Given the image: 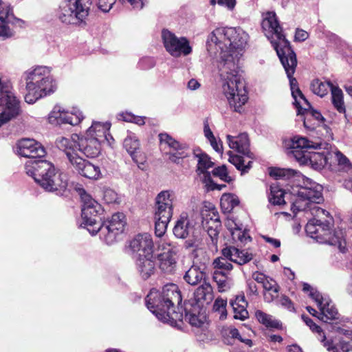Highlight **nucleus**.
<instances>
[{"instance_id":"nucleus-46","label":"nucleus","mask_w":352,"mask_h":352,"mask_svg":"<svg viewBox=\"0 0 352 352\" xmlns=\"http://www.w3.org/2000/svg\"><path fill=\"white\" fill-rule=\"evenodd\" d=\"M212 173L214 177H218L226 182L230 183L232 181V178L228 175L227 168L225 165L214 168Z\"/></svg>"},{"instance_id":"nucleus-17","label":"nucleus","mask_w":352,"mask_h":352,"mask_svg":"<svg viewBox=\"0 0 352 352\" xmlns=\"http://www.w3.org/2000/svg\"><path fill=\"white\" fill-rule=\"evenodd\" d=\"M83 119L82 112L76 110L74 112L65 111L60 106L54 107L49 116L50 123L69 124L72 126L78 124Z\"/></svg>"},{"instance_id":"nucleus-59","label":"nucleus","mask_w":352,"mask_h":352,"mask_svg":"<svg viewBox=\"0 0 352 352\" xmlns=\"http://www.w3.org/2000/svg\"><path fill=\"white\" fill-rule=\"evenodd\" d=\"M280 304L282 306L287 308V309H289V311L294 310L293 303L287 296H282L281 298L280 299Z\"/></svg>"},{"instance_id":"nucleus-30","label":"nucleus","mask_w":352,"mask_h":352,"mask_svg":"<svg viewBox=\"0 0 352 352\" xmlns=\"http://www.w3.org/2000/svg\"><path fill=\"white\" fill-rule=\"evenodd\" d=\"M201 307L200 305L194 304L188 300L184 302L185 320L188 321L192 326L200 327L203 324L200 312Z\"/></svg>"},{"instance_id":"nucleus-36","label":"nucleus","mask_w":352,"mask_h":352,"mask_svg":"<svg viewBox=\"0 0 352 352\" xmlns=\"http://www.w3.org/2000/svg\"><path fill=\"white\" fill-rule=\"evenodd\" d=\"M322 342L329 352H340L339 349L342 352H352V343L343 339H340L338 344H335L331 340H327L324 336Z\"/></svg>"},{"instance_id":"nucleus-5","label":"nucleus","mask_w":352,"mask_h":352,"mask_svg":"<svg viewBox=\"0 0 352 352\" xmlns=\"http://www.w3.org/2000/svg\"><path fill=\"white\" fill-rule=\"evenodd\" d=\"M50 73L49 67L38 66L25 74L27 93L24 98L27 103L34 104L38 99L54 92L56 86L50 77Z\"/></svg>"},{"instance_id":"nucleus-28","label":"nucleus","mask_w":352,"mask_h":352,"mask_svg":"<svg viewBox=\"0 0 352 352\" xmlns=\"http://www.w3.org/2000/svg\"><path fill=\"white\" fill-rule=\"evenodd\" d=\"M110 125L108 123L94 122L92 125L87 129L86 134L90 138L98 140L100 144L105 141L109 142L108 136Z\"/></svg>"},{"instance_id":"nucleus-18","label":"nucleus","mask_w":352,"mask_h":352,"mask_svg":"<svg viewBox=\"0 0 352 352\" xmlns=\"http://www.w3.org/2000/svg\"><path fill=\"white\" fill-rule=\"evenodd\" d=\"M155 219L170 220L173 216V201L168 191H162L155 199Z\"/></svg>"},{"instance_id":"nucleus-60","label":"nucleus","mask_w":352,"mask_h":352,"mask_svg":"<svg viewBox=\"0 0 352 352\" xmlns=\"http://www.w3.org/2000/svg\"><path fill=\"white\" fill-rule=\"evenodd\" d=\"M247 285H248V293L250 295H258V289L257 286L254 281L253 280H248L247 281Z\"/></svg>"},{"instance_id":"nucleus-1","label":"nucleus","mask_w":352,"mask_h":352,"mask_svg":"<svg viewBox=\"0 0 352 352\" xmlns=\"http://www.w3.org/2000/svg\"><path fill=\"white\" fill-rule=\"evenodd\" d=\"M248 34L241 28H218L214 30L207 40L208 51L220 56L221 75L226 74L223 92L230 108L238 113L243 111L248 97L243 79L239 75V68L230 54L231 49H242L248 43Z\"/></svg>"},{"instance_id":"nucleus-14","label":"nucleus","mask_w":352,"mask_h":352,"mask_svg":"<svg viewBox=\"0 0 352 352\" xmlns=\"http://www.w3.org/2000/svg\"><path fill=\"white\" fill-rule=\"evenodd\" d=\"M64 138L67 140H69L74 142L75 152L78 155L82 153L87 157H95L100 153L101 144L98 143V140L90 138L87 134L82 137L74 134L71 138Z\"/></svg>"},{"instance_id":"nucleus-2","label":"nucleus","mask_w":352,"mask_h":352,"mask_svg":"<svg viewBox=\"0 0 352 352\" xmlns=\"http://www.w3.org/2000/svg\"><path fill=\"white\" fill-rule=\"evenodd\" d=\"M17 153L29 158L25 164L26 173L47 192H61L67 186V176L47 160H35L43 157L46 151L41 143L33 139H22L18 142Z\"/></svg>"},{"instance_id":"nucleus-45","label":"nucleus","mask_w":352,"mask_h":352,"mask_svg":"<svg viewBox=\"0 0 352 352\" xmlns=\"http://www.w3.org/2000/svg\"><path fill=\"white\" fill-rule=\"evenodd\" d=\"M230 304L232 306L233 311L234 313V318L235 319L244 320L248 318V311L246 309L247 306H244V305H239V307H236L235 302H230Z\"/></svg>"},{"instance_id":"nucleus-13","label":"nucleus","mask_w":352,"mask_h":352,"mask_svg":"<svg viewBox=\"0 0 352 352\" xmlns=\"http://www.w3.org/2000/svg\"><path fill=\"white\" fill-rule=\"evenodd\" d=\"M162 39L166 50L174 57L182 54L187 56L192 52V47L186 37L179 38L168 30H162Z\"/></svg>"},{"instance_id":"nucleus-15","label":"nucleus","mask_w":352,"mask_h":352,"mask_svg":"<svg viewBox=\"0 0 352 352\" xmlns=\"http://www.w3.org/2000/svg\"><path fill=\"white\" fill-rule=\"evenodd\" d=\"M194 155L197 158V173L199 175H203L201 181L203 183L210 188L211 190H221L222 188L226 187L225 184L219 185L213 182L210 172L208 169L212 167L214 163L210 160V157L206 153H202L201 151H195Z\"/></svg>"},{"instance_id":"nucleus-52","label":"nucleus","mask_w":352,"mask_h":352,"mask_svg":"<svg viewBox=\"0 0 352 352\" xmlns=\"http://www.w3.org/2000/svg\"><path fill=\"white\" fill-rule=\"evenodd\" d=\"M228 155H229V162L232 164L238 170H241V168L243 166V162H244L243 157L233 154L232 151H228Z\"/></svg>"},{"instance_id":"nucleus-3","label":"nucleus","mask_w":352,"mask_h":352,"mask_svg":"<svg viewBox=\"0 0 352 352\" xmlns=\"http://www.w3.org/2000/svg\"><path fill=\"white\" fill-rule=\"evenodd\" d=\"M261 26L263 30L269 31L276 36L277 42H272V44L289 80L292 95L295 100L294 104L299 105L297 97L299 96L303 100L306 98L299 89L297 80L293 77L297 66L296 55L292 49L290 43L283 34V28L279 25L275 12H267L262 21Z\"/></svg>"},{"instance_id":"nucleus-21","label":"nucleus","mask_w":352,"mask_h":352,"mask_svg":"<svg viewBox=\"0 0 352 352\" xmlns=\"http://www.w3.org/2000/svg\"><path fill=\"white\" fill-rule=\"evenodd\" d=\"M205 215L208 216V214H205L203 212V226L206 230L210 238L211 243L214 245H216L218 242V236L219 233V228L221 227V221L219 219V214L217 211L213 208L211 211H210V213L208 214V216L210 217V221H208V218L205 217Z\"/></svg>"},{"instance_id":"nucleus-39","label":"nucleus","mask_w":352,"mask_h":352,"mask_svg":"<svg viewBox=\"0 0 352 352\" xmlns=\"http://www.w3.org/2000/svg\"><path fill=\"white\" fill-rule=\"evenodd\" d=\"M331 91L333 106L340 113H344L345 106L343 101L342 91L338 87L333 85Z\"/></svg>"},{"instance_id":"nucleus-35","label":"nucleus","mask_w":352,"mask_h":352,"mask_svg":"<svg viewBox=\"0 0 352 352\" xmlns=\"http://www.w3.org/2000/svg\"><path fill=\"white\" fill-rule=\"evenodd\" d=\"M320 312L318 318L324 322H328L329 320H332L338 318V312L333 305L328 300L319 307Z\"/></svg>"},{"instance_id":"nucleus-62","label":"nucleus","mask_w":352,"mask_h":352,"mask_svg":"<svg viewBox=\"0 0 352 352\" xmlns=\"http://www.w3.org/2000/svg\"><path fill=\"white\" fill-rule=\"evenodd\" d=\"M336 157H337L338 164L340 165H343L344 166H346L350 164L349 160H348V158L346 156H344L342 153H341L340 152L338 151L336 153Z\"/></svg>"},{"instance_id":"nucleus-19","label":"nucleus","mask_w":352,"mask_h":352,"mask_svg":"<svg viewBox=\"0 0 352 352\" xmlns=\"http://www.w3.org/2000/svg\"><path fill=\"white\" fill-rule=\"evenodd\" d=\"M304 101L307 107L302 108L300 104L296 106L298 109V113L305 115L303 122L305 127L310 130H314L324 120V118L320 112L312 108L311 104L307 99H305Z\"/></svg>"},{"instance_id":"nucleus-27","label":"nucleus","mask_w":352,"mask_h":352,"mask_svg":"<svg viewBox=\"0 0 352 352\" xmlns=\"http://www.w3.org/2000/svg\"><path fill=\"white\" fill-rule=\"evenodd\" d=\"M213 299L212 287L209 283L204 281L194 292V300L190 301L200 305V307H202L204 305H209Z\"/></svg>"},{"instance_id":"nucleus-7","label":"nucleus","mask_w":352,"mask_h":352,"mask_svg":"<svg viewBox=\"0 0 352 352\" xmlns=\"http://www.w3.org/2000/svg\"><path fill=\"white\" fill-rule=\"evenodd\" d=\"M56 146L65 153L69 164L80 175L91 179H98L100 177V166L84 160L76 153L74 141L59 137L56 140Z\"/></svg>"},{"instance_id":"nucleus-29","label":"nucleus","mask_w":352,"mask_h":352,"mask_svg":"<svg viewBox=\"0 0 352 352\" xmlns=\"http://www.w3.org/2000/svg\"><path fill=\"white\" fill-rule=\"evenodd\" d=\"M7 4L0 0V38L6 39L13 36V31L8 26L12 15Z\"/></svg>"},{"instance_id":"nucleus-49","label":"nucleus","mask_w":352,"mask_h":352,"mask_svg":"<svg viewBox=\"0 0 352 352\" xmlns=\"http://www.w3.org/2000/svg\"><path fill=\"white\" fill-rule=\"evenodd\" d=\"M318 219L316 217L315 218L309 221L305 226V230L307 233L314 239H316V235H318Z\"/></svg>"},{"instance_id":"nucleus-33","label":"nucleus","mask_w":352,"mask_h":352,"mask_svg":"<svg viewBox=\"0 0 352 352\" xmlns=\"http://www.w3.org/2000/svg\"><path fill=\"white\" fill-rule=\"evenodd\" d=\"M117 0H98V7L104 12H109L115 4ZM122 3L126 2L130 3L133 9L141 10L146 0H118Z\"/></svg>"},{"instance_id":"nucleus-57","label":"nucleus","mask_w":352,"mask_h":352,"mask_svg":"<svg viewBox=\"0 0 352 352\" xmlns=\"http://www.w3.org/2000/svg\"><path fill=\"white\" fill-rule=\"evenodd\" d=\"M104 198L108 203H112L116 201L117 194L112 190L109 189L104 191Z\"/></svg>"},{"instance_id":"nucleus-54","label":"nucleus","mask_w":352,"mask_h":352,"mask_svg":"<svg viewBox=\"0 0 352 352\" xmlns=\"http://www.w3.org/2000/svg\"><path fill=\"white\" fill-rule=\"evenodd\" d=\"M265 290L272 291L274 294H277L278 292V287L272 279L268 280L267 278L262 284Z\"/></svg>"},{"instance_id":"nucleus-55","label":"nucleus","mask_w":352,"mask_h":352,"mask_svg":"<svg viewBox=\"0 0 352 352\" xmlns=\"http://www.w3.org/2000/svg\"><path fill=\"white\" fill-rule=\"evenodd\" d=\"M302 319L306 323V324L310 327V329L313 331H315V332H317V333H319L322 332V329L318 325L315 324L314 322V321L310 318H309L308 316L302 314Z\"/></svg>"},{"instance_id":"nucleus-31","label":"nucleus","mask_w":352,"mask_h":352,"mask_svg":"<svg viewBox=\"0 0 352 352\" xmlns=\"http://www.w3.org/2000/svg\"><path fill=\"white\" fill-rule=\"evenodd\" d=\"M175 252L172 248L167 249L157 255L160 269L165 273H172L176 267Z\"/></svg>"},{"instance_id":"nucleus-4","label":"nucleus","mask_w":352,"mask_h":352,"mask_svg":"<svg viewBox=\"0 0 352 352\" xmlns=\"http://www.w3.org/2000/svg\"><path fill=\"white\" fill-rule=\"evenodd\" d=\"M147 308L155 315L158 320L170 324L182 320V314L175 311L182 297L177 285L170 283L164 285L161 292L151 289L146 297Z\"/></svg>"},{"instance_id":"nucleus-61","label":"nucleus","mask_w":352,"mask_h":352,"mask_svg":"<svg viewBox=\"0 0 352 352\" xmlns=\"http://www.w3.org/2000/svg\"><path fill=\"white\" fill-rule=\"evenodd\" d=\"M252 280L256 281L258 283L263 284L267 277L263 273L255 272L252 275Z\"/></svg>"},{"instance_id":"nucleus-23","label":"nucleus","mask_w":352,"mask_h":352,"mask_svg":"<svg viewBox=\"0 0 352 352\" xmlns=\"http://www.w3.org/2000/svg\"><path fill=\"white\" fill-rule=\"evenodd\" d=\"M227 140L230 148L250 159L254 158V154L250 150V141L247 133H241L237 137L228 135Z\"/></svg>"},{"instance_id":"nucleus-48","label":"nucleus","mask_w":352,"mask_h":352,"mask_svg":"<svg viewBox=\"0 0 352 352\" xmlns=\"http://www.w3.org/2000/svg\"><path fill=\"white\" fill-rule=\"evenodd\" d=\"M227 301L222 298H217L213 305V309L221 314L220 318L224 319L227 316V311L226 309Z\"/></svg>"},{"instance_id":"nucleus-6","label":"nucleus","mask_w":352,"mask_h":352,"mask_svg":"<svg viewBox=\"0 0 352 352\" xmlns=\"http://www.w3.org/2000/svg\"><path fill=\"white\" fill-rule=\"evenodd\" d=\"M269 174L275 179H289L293 177L302 179V184L298 191L297 195L309 201L311 205L320 204L322 201V186L312 182L310 179L305 177L299 172L290 168H270Z\"/></svg>"},{"instance_id":"nucleus-10","label":"nucleus","mask_w":352,"mask_h":352,"mask_svg":"<svg viewBox=\"0 0 352 352\" xmlns=\"http://www.w3.org/2000/svg\"><path fill=\"white\" fill-rule=\"evenodd\" d=\"M80 197L83 203L82 207V223L80 226L87 228L91 234V230L96 229L102 226L100 212L101 206L87 194L85 190L80 193Z\"/></svg>"},{"instance_id":"nucleus-11","label":"nucleus","mask_w":352,"mask_h":352,"mask_svg":"<svg viewBox=\"0 0 352 352\" xmlns=\"http://www.w3.org/2000/svg\"><path fill=\"white\" fill-rule=\"evenodd\" d=\"M126 223L125 215L122 212H117L110 219L102 222L101 226L91 228V234L95 235L100 232V238L107 245H111L116 241L118 234L123 232Z\"/></svg>"},{"instance_id":"nucleus-38","label":"nucleus","mask_w":352,"mask_h":352,"mask_svg":"<svg viewBox=\"0 0 352 352\" xmlns=\"http://www.w3.org/2000/svg\"><path fill=\"white\" fill-rule=\"evenodd\" d=\"M230 262L229 257H226L223 255L216 258L212 263L214 271L230 274L233 269V265Z\"/></svg>"},{"instance_id":"nucleus-42","label":"nucleus","mask_w":352,"mask_h":352,"mask_svg":"<svg viewBox=\"0 0 352 352\" xmlns=\"http://www.w3.org/2000/svg\"><path fill=\"white\" fill-rule=\"evenodd\" d=\"M239 204L237 197L232 194H224L221 198V207L225 212H230Z\"/></svg>"},{"instance_id":"nucleus-56","label":"nucleus","mask_w":352,"mask_h":352,"mask_svg":"<svg viewBox=\"0 0 352 352\" xmlns=\"http://www.w3.org/2000/svg\"><path fill=\"white\" fill-rule=\"evenodd\" d=\"M309 296L316 301L318 307H321V305L326 300V299L323 298L322 294L316 289L311 290V292L309 293Z\"/></svg>"},{"instance_id":"nucleus-64","label":"nucleus","mask_w":352,"mask_h":352,"mask_svg":"<svg viewBox=\"0 0 352 352\" xmlns=\"http://www.w3.org/2000/svg\"><path fill=\"white\" fill-rule=\"evenodd\" d=\"M338 332L340 334L344 335L348 338L352 340V329L339 328Z\"/></svg>"},{"instance_id":"nucleus-20","label":"nucleus","mask_w":352,"mask_h":352,"mask_svg":"<svg viewBox=\"0 0 352 352\" xmlns=\"http://www.w3.org/2000/svg\"><path fill=\"white\" fill-rule=\"evenodd\" d=\"M129 246L133 252L138 253V256L153 254V242L151 235L147 233L138 234L131 241Z\"/></svg>"},{"instance_id":"nucleus-37","label":"nucleus","mask_w":352,"mask_h":352,"mask_svg":"<svg viewBox=\"0 0 352 352\" xmlns=\"http://www.w3.org/2000/svg\"><path fill=\"white\" fill-rule=\"evenodd\" d=\"M333 85L330 81L323 82L316 78L311 81L310 89L314 94L322 98L328 94L329 89H331Z\"/></svg>"},{"instance_id":"nucleus-8","label":"nucleus","mask_w":352,"mask_h":352,"mask_svg":"<svg viewBox=\"0 0 352 352\" xmlns=\"http://www.w3.org/2000/svg\"><path fill=\"white\" fill-rule=\"evenodd\" d=\"M173 232L177 239H186L184 247L187 250L196 249L201 243L199 232L195 228L193 221L189 219L187 212L181 213L175 222Z\"/></svg>"},{"instance_id":"nucleus-51","label":"nucleus","mask_w":352,"mask_h":352,"mask_svg":"<svg viewBox=\"0 0 352 352\" xmlns=\"http://www.w3.org/2000/svg\"><path fill=\"white\" fill-rule=\"evenodd\" d=\"M228 275L229 274H226L222 272H214L213 279L217 283L219 288H223L226 287Z\"/></svg>"},{"instance_id":"nucleus-34","label":"nucleus","mask_w":352,"mask_h":352,"mask_svg":"<svg viewBox=\"0 0 352 352\" xmlns=\"http://www.w3.org/2000/svg\"><path fill=\"white\" fill-rule=\"evenodd\" d=\"M328 161L329 157L327 152L310 151L307 165H310L315 170H319L324 167L328 164Z\"/></svg>"},{"instance_id":"nucleus-9","label":"nucleus","mask_w":352,"mask_h":352,"mask_svg":"<svg viewBox=\"0 0 352 352\" xmlns=\"http://www.w3.org/2000/svg\"><path fill=\"white\" fill-rule=\"evenodd\" d=\"M89 14V8L82 0H68L63 2L58 10V18L67 24L85 25Z\"/></svg>"},{"instance_id":"nucleus-32","label":"nucleus","mask_w":352,"mask_h":352,"mask_svg":"<svg viewBox=\"0 0 352 352\" xmlns=\"http://www.w3.org/2000/svg\"><path fill=\"white\" fill-rule=\"evenodd\" d=\"M206 276L204 269L193 265L186 272L184 279L188 284L196 285L201 281H206Z\"/></svg>"},{"instance_id":"nucleus-47","label":"nucleus","mask_w":352,"mask_h":352,"mask_svg":"<svg viewBox=\"0 0 352 352\" xmlns=\"http://www.w3.org/2000/svg\"><path fill=\"white\" fill-rule=\"evenodd\" d=\"M170 220L155 219V234L157 237H162L166 232Z\"/></svg>"},{"instance_id":"nucleus-63","label":"nucleus","mask_w":352,"mask_h":352,"mask_svg":"<svg viewBox=\"0 0 352 352\" xmlns=\"http://www.w3.org/2000/svg\"><path fill=\"white\" fill-rule=\"evenodd\" d=\"M218 3L226 6L229 9H232L235 6V0H218Z\"/></svg>"},{"instance_id":"nucleus-26","label":"nucleus","mask_w":352,"mask_h":352,"mask_svg":"<svg viewBox=\"0 0 352 352\" xmlns=\"http://www.w3.org/2000/svg\"><path fill=\"white\" fill-rule=\"evenodd\" d=\"M291 210L294 213H297L299 211L310 210L311 214L316 217H321L322 216L329 214V212L318 207L316 205H311L309 201H307L302 197L297 196V199L293 202Z\"/></svg>"},{"instance_id":"nucleus-44","label":"nucleus","mask_w":352,"mask_h":352,"mask_svg":"<svg viewBox=\"0 0 352 352\" xmlns=\"http://www.w3.org/2000/svg\"><path fill=\"white\" fill-rule=\"evenodd\" d=\"M230 232L232 235V239L234 241H239L241 243H244L248 239L250 240V236L245 230H243V225L239 226L237 228H235Z\"/></svg>"},{"instance_id":"nucleus-16","label":"nucleus","mask_w":352,"mask_h":352,"mask_svg":"<svg viewBox=\"0 0 352 352\" xmlns=\"http://www.w3.org/2000/svg\"><path fill=\"white\" fill-rule=\"evenodd\" d=\"M292 153L294 157L300 164H308V158L310 151L309 148H318L320 143H314L306 138L295 136L292 139Z\"/></svg>"},{"instance_id":"nucleus-53","label":"nucleus","mask_w":352,"mask_h":352,"mask_svg":"<svg viewBox=\"0 0 352 352\" xmlns=\"http://www.w3.org/2000/svg\"><path fill=\"white\" fill-rule=\"evenodd\" d=\"M241 226H242V223L237 222L236 219L232 216H229L226 219L225 226L230 232Z\"/></svg>"},{"instance_id":"nucleus-41","label":"nucleus","mask_w":352,"mask_h":352,"mask_svg":"<svg viewBox=\"0 0 352 352\" xmlns=\"http://www.w3.org/2000/svg\"><path fill=\"white\" fill-rule=\"evenodd\" d=\"M285 192L278 186L270 187V194L268 197L269 201L274 206L285 205L284 199Z\"/></svg>"},{"instance_id":"nucleus-43","label":"nucleus","mask_w":352,"mask_h":352,"mask_svg":"<svg viewBox=\"0 0 352 352\" xmlns=\"http://www.w3.org/2000/svg\"><path fill=\"white\" fill-rule=\"evenodd\" d=\"M255 316L258 322L267 327L278 329L280 326V322L274 320L272 316L268 315L261 310H257L255 313Z\"/></svg>"},{"instance_id":"nucleus-50","label":"nucleus","mask_w":352,"mask_h":352,"mask_svg":"<svg viewBox=\"0 0 352 352\" xmlns=\"http://www.w3.org/2000/svg\"><path fill=\"white\" fill-rule=\"evenodd\" d=\"M168 154L169 160L177 164H179L182 159L188 157V153L186 152V150L170 152Z\"/></svg>"},{"instance_id":"nucleus-40","label":"nucleus","mask_w":352,"mask_h":352,"mask_svg":"<svg viewBox=\"0 0 352 352\" xmlns=\"http://www.w3.org/2000/svg\"><path fill=\"white\" fill-rule=\"evenodd\" d=\"M159 138L161 144L168 145L172 150V152L177 151L186 150L187 146L185 144H180L178 141L173 139L167 133H160Z\"/></svg>"},{"instance_id":"nucleus-58","label":"nucleus","mask_w":352,"mask_h":352,"mask_svg":"<svg viewBox=\"0 0 352 352\" xmlns=\"http://www.w3.org/2000/svg\"><path fill=\"white\" fill-rule=\"evenodd\" d=\"M308 38V33L301 29H297L294 36L295 41H304Z\"/></svg>"},{"instance_id":"nucleus-12","label":"nucleus","mask_w":352,"mask_h":352,"mask_svg":"<svg viewBox=\"0 0 352 352\" xmlns=\"http://www.w3.org/2000/svg\"><path fill=\"white\" fill-rule=\"evenodd\" d=\"M318 235L316 239L321 243H327L331 245L338 246L341 249L343 240V235L341 231L332 232L331 227L333 225V219L330 216L324 215L318 217Z\"/></svg>"},{"instance_id":"nucleus-25","label":"nucleus","mask_w":352,"mask_h":352,"mask_svg":"<svg viewBox=\"0 0 352 352\" xmlns=\"http://www.w3.org/2000/svg\"><path fill=\"white\" fill-rule=\"evenodd\" d=\"M221 254L229 260L239 265H243L250 262L253 258V254L247 250H239L234 246H228L221 250Z\"/></svg>"},{"instance_id":"nucleus-24","label":"nucleus","mask_w":352,"mask_h":352,"mask_svg":"<svg viewBox=\"0 0 352 352\" xmlns=\"http://www.w3.org/2000/svg\"><path fill=\"white\" fill-rule=\"evenodd\" d=\"M123 146L132 160L138 165L144 164L145 155L140 149V142L134 135H128L124 140Z\"/></svg>"},{"instance_id":"nucleus-22","label":"nucleus","mask_w":352,"mask_h":352,"mask_svg":"<svg viewBox=\"0 0 352 352\" xmlns=\"http://www.w3.org/2000/svg\"><path fill=\"white\" fill-rule=\"evenodd\" d=\"M155 258L153 255L138 256L135 258V268L140 276L147 280L155 271Z\"/></svg>"}]
</instances>
